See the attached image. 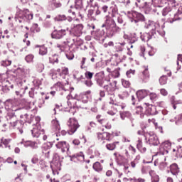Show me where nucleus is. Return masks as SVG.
<instances>
[{
  "mask_svg": "<svg viewBox=\"0 0 182 182\" xmlns=\"http://www.w3.org/2000/svg\"><path fill=\"white\" fill-rule=\"evenodd\" d=\"M182 6H173L171 7L168 6L162 10L163 16H166L171 23L176 21H180L182 19Z\"/></svg>",
  "mask_w": 182,
  "mask_h": 182,
  "instance_id": "obj_1",
  "label": "nucleus"
},
{
  "mask_svg": "<svg viewBox=\"0 0 182 182\" xmlns=\"http://www.w3.org/2000/svg\"><path fill=\"white\" fill-rule=\"evenodd\" d=\"M145 28L151 31V34H150V33L144 34L145 38H146V41H150V39L153 38L154 33H156V31H159L160 29V22L148 21L145 25Z\"/></svg>",
  "mask_w": 182,
  "mask_h": 182,
  "instance_id": "obj_2",
  "label": "nucleus"
},
{
  "mask_svg": "<svg viewBox=\"0 0 182 182\" xmlns=\"http://www.w3.org/2000/svg\"><path fill=\"white\" fill-rule=\"evenodd\" d=\"M16 16L21 19H26V21H32V19H33V14L29 11V9L22 10L21 9H18Z\"/></svg>",
  "mask_w": 182,
  "mask_h": 182,
  "instance_id": "obj_3",
  "label": "nucleus"
},
{
  "mask_svg": "<svg viewBox=\"0 0 182 182\" xmlns=\"http://www.w3.org/2000/svg\"><path fill=\"white\" fill-rule=\"evenodd\" d=\"M146 140L148 139V143L151 146H159L160 144V141H159V137H157V135L156 134L151 132V133H146L144 134Z\"/></svg>",
  "mask_w": 182,
  "mask_h": 182,
  "instance_id": "obj_4",
  "label": "nucleus"
},
{
  "mask_svg": "<svg viewBox=\"0 0 182 182\" xmlns=\"http://www.w3.org/2000/svg\"><path fill=\"white\" fill-rule=\"evenodd\" d=\"M143 107L145 109L144 113L148 116H154L157 114V109L156 106L149 103V102H144Z\"/></svg>",
  "mask_w": 182,
  "mask_h": 182,
  "instance_id": "obj_5",
  "label": "nucleus"
},
{
  "mask_svg": "<svg viewBox=\"0 0 182 182\" xmlns=\"http://www.w3.org/2000/svg\"><path fill=\"white\" fill-rule=\"evenodd\" d=\"M67 126L69 127V131L71 132V134L76 132L78 127H80L79 122L75 118H70L67 122Z\"/></svg>",
  "mask_w": 182,
  "mask_h": 182,
  "instance_id": "obj_6",
  "label": "nucleus"
},
{
  "mask_svg": "<svg viewBox=\"0 0 182 182\" xmlns=\"http://www.w3.org/2000/svg\"><path fill=\"white\" fill-rule=\"evenodd\" d=\"M105 27L111 32H117L119 29V27L116 26V23L113 19H107L105 23L102 25V28Z\"/></svg>",
  "mask_w": 182,
  "mask_h": 182,
  "instance_id": "obj_7",
  "label": "nucleus"
},
{
  "mask_svg": "<svg viewBox=\"0 0 182 182\" xmlns=\"http://www.w3.org/2000/svg\"><path fill=\"white\" fill-rule=\"evenodd\" d=\"M82 31H83V24H77L70 28V34L78 38L82 35Z\"/></svg>",
  "mask_w": 182,
  "mask_h": 182,
  "instance_id": "obj_8",
  "label": "nucleus"
},
{
  "mask_svg": "<svg viewBox=\"0 0 182 182\" xmlns=\"http://www.w3.org/2000/svg\"><path fill=\"white\" fill-rule=\"evenodd\" d=\"M102 87L107 95H113L116 89H117V84H116V82L114 83L109 82V84H105Z\"/></svg>",
  "mask_w": 182,
  "mask_h": 182,
  "instance_id": "obj_9",
  "label": "nucleus"
},
{
  "mask_svg": "<svg viewBox=\"0 0 182 182\" xmlns=\"http://www.w3.org/2000/svg\"><path fill=\"white\" fill-rule=\"evenodd\" d=\"M55 147L61 150L62 153H66V151H69L70 146L66 141H60L55 144Z\"/></svg>",
  "mask_w": 182,
  "mask_h": 182,
  "instance_id": "obj_10",
  "label": "nucleus"
},
{
  "mask_svg": "<svg viewBox=\"0 0 182 182\" xmlns=\"http://www.w3.org/2000/svg\"><path fill=\"white\" fill-rule=\"evenodd\" d=\"M97 137L98 140H106L107 141H110L113 139V134L109 132H97Z\"/></svg>",
  "mask_w": 182,
  "mask_h": 182,
  "instance_id": "obj_11",
  "label": "nucleus"
},
{
  "mask_svg": "<svg viewBox=\"0 0 182 182\" xmlns=\"http://www.w3.org/2000/svg\"><path fill=\"white\" fill-rule=\"evenodd\" d=\"M109 105H112L113 106H117V107H121V109H122V110L126 109V104H124L123 102H116V100H114V94L111 95V97H109Z\"/></svg>",
  "mask_w": 182,
  "mask_h": 182,
  "instance_id": "obj_12",
  "label": "nucleus"
},
{
  "mask_svg": "<svg viewBox=\"0 0 182 182\" xmlns=\"http://www.w3.org/2000/svg\"><path fill=\"white\" fill-rule=\"evenodd\" d=\"M162 160H164V161ZM165 161L166 158H158L154 161V166H159L160 170H165V168L167 167V163Z\"/></svg>",
  "mask_w": 182,
  "mask_h": 182,
  "instance_id": "obj_13",
  "label": "nucleus"
},
{
  "mask_svg": "<svg viewBox=\"0 0 182 182\" xmlns=\"http://www.w3.org/2000/svg\"><path fill=\"white\" fill-rule=\"evenodd\" d=\"M10 124L13 129H16V130H18L20 132L21 134L23 133V124L21 122V121H15L13 122H10Z\"/></svg>",
  "mask_w": 182,
  "mask_h": 182,
  "instance_id": "obj_14",
  "label": "nucleus"
},
{
  "mask_svg": "<svg viewBox=\"0 0 182 182\" xmlns=\"http://www.w3.org/2000/svg\"><path fill=\"white\" fill-rule=\"evenodd\" d=\"M137 2H135V5L139 8H142L143 9H146V11L151 10V3H141V0H136Z\"/></svg>",
  "mask_w": 182,
  "mask_h": 182,
  "instance_id": "obj_15",
  "label": "nucleus"
},
{
  "mask_svg": "<svg viewBox=\"0 0 182 182\" xmlns=\"http://www.w3.org/2000/svg\"><path fill=\"white\" fill-rule=\"evenodd\" d=\"M65 35H66V30H55L52 33L51 36L53 39H60Z\"/></svg>",
  "mask_w": 182,
  "mask_h": 182,
  "instance_id": "obj_16",
  "label": "nucleus"
},
{
  "mask_svg": "<svg viewBox=\"0 0 182 182\" xmlns=\"http://www.w3.org/2000/svg\"><path fill=\"white\" fill-rule=\"evenodd\" d=\"M169 170L173 176H178L180 173V167L176 163L171 164L169 166Z\"/></svg>",
  "mask_w": 182,
  "mask_h": 182,
  "instance_id": "obj_17",
  "label": "nucleus"
},
{
  "mask_svg": "<svg viewBox=\"0 0 182 182\" xmlns=\"http://www.w3.org/2000/svg\"><path fill=\"white\" fill-rule=\"evenodd\" d=\"M141 79L144 82V83H147L149 80H150V73L149 72V68H145L141 75Z\"/></svg>",
  "mask_w": 182,
  "mask_h": 182,
  "instance_id": "obj_18",
  "label": "nucleus"
},
{
  "mask_svg": "<svg viewBox=\"0 0 182 182\" xmlns=\"http://www.w3.org/2000/svg\"><path fill=\"white\" fill-rule=\"evenodd\" d=\"M136 149L141 153H146L147 151V146L143 144V141L141 139H139L136 141Z\"/></svg>",
  "mask_w": 182,
  "mask_h": 182,
  "instance_id": "obj_19",
  "label": "nucleus"
},
{
  "mask_svg": "<svg viewBox=\"0 0 182 182\" xmlns=\"http://www.w3.org/2000/svg\"><path fill=\"white\" fill-rule=\"evenodd\" d=\"M52 129L55 133H59L60 132V124H59V121L56 119L52 121Z\"/></svg>",
  "mask_w": 182,
  "mask_h": 182,
  "instance_id": "obj_20",
  "label": "nucleus"
},
{
  "mask_svg": "<svg viewBox=\"0 0 182 182\" xmlns=\"http://www.w3.org/2000/svg\"><path fill=\"white\" fill-rule=\"evenodd\" d=\"M58 48H59L61 52H68L70 49L69 41H64L61 45H58Z\"/></svg>",
  "mask_w": 182,
  "mask_h": 182,
  "instance_id": "obj_21",
  "label": "nucleus"
},
{
  "mask_svg": "<svg viewBox=\"0 0 182 182\" xmlns=\"http://www.w3.org/2000/svg\"><path fill=\"white\" fill-rule=\"evenodd\" d=\"M152 4L154 6L161 8L164 4H167V0H152Z\"/></svg>",
  "mask_w": 182,
  "mask_h": 182,
  "instance_id": "obj_22",
  "label": "nucleus"
},
{
  "mask_svg": "<svg viewBox=\"0 0 182 182\" xmlns=\"http://www.w3.org/2000/svg\"><path fill=\"white\" fill-rule=\"evenodd\" d=\"M147 96V90H141L136 92V97L139 100H141V99H144Z\"/></svg>",
  "mask_w": 182,
  "mask_h": 182,
  "instance_id": "obj_23",
  "label": "nucleus"
},
{
  "mask_svg": "<svg viewBox=\"0 0 182 182\" xmlns=\"http://www.w3.org/2000/svg\"><path fill=\"white\" fill-rule=\"evenodd\" d=\"M49 62H50V63H52L53 65H55V63H59V55L53 54V55H50Z\"/></svg>",
  "mask_w": 182,
  "mask_h": 182,
  "instance_id": "obj_24",
  "label": "nucleus"
},
{
  "mask_svg": "<svg viewBox=\"0 0 182 182\" xmlns=\"http://www.w3.org/2000/svg\"><path fill=\"white\" fill-rule=\"evenodd\" d=\"M71 158L73 160H77L78 161H83L85 160V156L83 155L82 152H80V154H75L74 155L71 156Z\"/></svg>",
  "mask_w": 182,
  "mask_h": 182,
  "instance_id": "obj_25",
  "label": "nucleus"
},
{
  "mask_svg": "<svg viewBox=\"0 0 182 182\" xmlns=\"http://www.w3.org/2000/svg\"><path fill=\"white\" fill-rule=\"evenodd\" d=\"M95 80L98 86L103 87L105 86V81H103V77L100 76L99 74L95 75Z\"/></svg>",
  "mask_w": 182,
  "mask_h": 182,
  "instance_id": "obj_26",
  "label": "nucleus"
},
{
  "mask_svg": "<svg viewBox=\"0 0 182 182\" xmlns=\"http://www.w3.org/2000/svg\"><path fill=\"white\" fill-rule=\"evenodd\" d=\"M92 168H94V170L95 171H97L99 173L100 171H102L103 165L102 164H100V162L97 161V162L94 163V164L92 166Z\"/></svg>",
  "mask_w": 182,
  "mask_h": 182,
  "instance_id": "obj_27",
  "label": "nucleus"
},
{
  "mask_svg": "<svg viewBox=\"0 0 182 182\" xmlns=\"http://www.w3.org/2000/svg\"><path fill=\"white\" fill-rule=\"evenodd\" d=\"M101 124L102 127H105L107 130H110V129H112V124L107 119H104V122H102Z\"/></svg>",
  "mask_w": 182,
  "mask_h": 182,
  "instance_id": "obj_28",
  "label": "nucleus"
},
{
  "mask_svg": "<svg viewBox=\"0 0 182 182\" xmlns=\"http://www.w3.org/2000/svg\"><path fill=\"white\" fill-rule=\"evenodd\" d=\"M39 47V55L41 56H45V55H48V48L45 46H40Z\"/></svg>",
  "mask_w": 182,
  "mask_h": 182,
  "instance_id": "obj_29",
  "label": "nucleus"
},
{
  "mask_svg": "<svg viewBox=\"0 0 182 182\" xmlns=\"http://www.w3.org/2000/svg\"><path fill=\"white\" fill-rule=\"evenodd\" d=\"M119 141H115L114 143L107 144L106 145V148L107 149V150H114V149H116V147H117V146H119Z\"/></svg>",
  "mask_w": 182,
  "mask_h": 182,
  "instance_id": "obj_30",
  "label": "nucleus"
},
{
  "mask_svg": "<svg viewBox=\"0 0 182 182\" xmlns=\"http://www.w3.org/2000/svg\"><path fill=\"white\" fill-rule=\"evenodd\" d=\"M11 141V139H1V142L0 144V147H2V144L4 145V147L11 149V145H9V143Z\"/></svg>",
  "mask_w": 182,
  "mask_h": 182,
  "instance_id": "obj_31",
  "label": "nucleus"
},
{
  "mask_svg": "<svg viewBox=\"0 0 182 182\" xmlns=\"http://www.w3.org/2000/svg\"><path fill=\"white\" fill-rule=\"evenodd\" d=\"M161 147H163L164 150H168L171 149V142L170 141H165L161 144Z\"/></svg>",
  "mask_w": 182,
  "mask_h": 182,
  "instance_id": "obj_32",
  "label": "nucleus"
},
{
  "mask_svg": "<svg viewBox=\"0 0 182 182\" xmlns=\"http://www.w3.org/2000/svg\"><path fill=\"white\" fill-rule=\"evenodd\" d=\"M31 134L33 137H40L41 129H38V127H35L31 130Z\"/></svg>",
  "mask_w": 182,
  "mask_h": 182,
  "instance_id": "obj_33",
  "label": "nucleus"
},
{
  "mask_svg": "<svg viewBox=\"0 0 182 182\" xmlns=\"http://www.w3.org/2000/svg\"><path fill=\"white\" fill-rule=\"evenodd\" d=\"M116 107V105H112L111 109L107 112V114H110V116H114L118 112V108Z\"/></svg>",
  "mask_w": 182,
  "mask_h": 182,
  "instance_id": "obj_34",
  "label": "nucleus"
},
{
  "mask_svg": "<svg viewBox=\"0 0 182 182\" xmlns=\"http://www.w3.org/2000/svg\"><path fill=\"white\" fill-rule=\"evenodd\" d=\"M109 9L111 10V16L114 18L117 15V6L116 5L112 6Z\"/></svg>",
  "mask_w": 182,
  "mask_h": 182,
  "instance_id": "obj_35",
  "label": "nucleus"
},
{
  "mask_svg": "<svg viewBox=\"0 0 182 182\" xmlns=\"http://www.w3.org/2000/svg\"><path fill=\"white\" fill-rule=\"evenodd\" d=\"M120 117L122 120H124L126 117H130V112L124 111V112H120Z\"/></svg>",
  "mask_w": 182,
  "mask_h": 182,
  "instance_id": "obj_36",
  "label": "nucleus"
},
{
  "mask_svg": "<svg viewBox=\"0 0 182 182\" xmlns=\"http://www.w3.org/2000/svg\"><path fill=\"white\" fill-rule=\"evenodd\" d=\"M94 75H95V73H93L90 71H86L85 73V79H87L88 80H92V79L93 78Z\"/></svg>",
  "mask_w": 182,
  "mask_h": 182,
  "instance_id": "obj_37",
  "label": "nucleus"
},
{
  "mask_svg": "<svg viewBox=\"0 0 182 182\" xmlns=\"http://www.w3.org/2000/svg\"><path fill=\"white\" fill-rule=\"evenodd\" d=\"M173 151L176 152V157H179L180 159H182V148L181 147L178 148L177 150L173 149Z\"/></svg>",
  "mask_w": 182,
  "mask_h": 182,
  "instance_id": "obj_38",
  "label": "nucleus"
},
{
  "mask_svg": "<svg viewBox=\"0 0 182 182\" xmlns=\"http://www.w3.org/2000/svg\"><path fill=\"white\" fill-rule=\"evenodd\" d=\"M149 99L152 101V102H156V100H157V99H159V95H157L156 94V92H151L149 94Z\"/></svg>",
  "mask_w": 182,
  "mask_h": 182,
  "instance_id": "obj_39",
  "label": "nucleus"
},
{
  "mask_svg": "<svg viewBox=\"0 0 182 182\" xmlns=\"http://www.w3.org/2000/svg\"><path fill=\"white\" fill-rule=\"evenodd\" d=\"M167 76L166 75H162L160 78H159V83L160 85H166L167 83Z\"/></svg>",
  "mask_w": 182,
  "mask_h": 182,
  "instance_id": "obj_40",
  "label": "nucleus"
},
{
  "mask_svg": "<svg viewBox=\"0 0 182 182\" xmlns=\"http://www.w3.org/2000/svg\"><path fill=\"white\" fill-rule=\"evenodd\" d=\"M51 3L53 5L54 8H60L62 6V3L57 0H51Z\"/></svg>",
  "mask_w": 182,
  "mask_h": 182,
  "instance_id": "obj_41",
  "label": "nucleus"
},
{
  "mask_svg": "<svg viewBox=\"0 0 182 182\" xmlns=\"http://www.w3.org/2000/svg\"><path fill=\"white\" fill-rule=\"evenodd\" d=\"M40 31L41 29H39V27L36 23L33 24L32 27L31 28V32H33V33H35V32H39Z\"/></svg>",
  "mask_w": 182,
  "mask_h": 182,
  "instance_id": "obj_42",
  "label": "nucleus"
},
{
  "mask_svg": "<svg viewBox=\"0 0 182 182\" xmlns=\"http://www.w3.org/2000/svg\"><path fill=\"white\" fill-rule=\"evenodd\" d=\"M11 105H12L13 107H16L19 105V101L16 99H13V100H7Z\"/></svg>",
  "mask_w": 182,
  "mask_h": 182,
  "instance_id": "obj_43",
  "label": "nucleus"
},
{
  "mask_svg": "<svg viewBox=\"0 0 182 182\" xmlns=\"http://www.w3.org/2000/svg\"><path fill=\"white\" fill-rule=\"evenodd\" d=\"M118 96L119 99H122V100L126 99V97L129 96V92L127 91H123V92H121Z\"/></svg>",
  "mask_w": 182,
  "mask_h": 182,
  "instance_id": "obj_44",
  "label": "nucleus"
},
{
  "mask_svg": "<svg viewBox=\"0 0 182 182\" xmlns=\"http://www.w3.org/2000/svg\"><path fill=\"white\" fill-rule=\"evenodd\" d=\"M27 145H28L31 149H38V143L35 141H28Z\"/></svg>",
  "mask_w": 182,
  "mask_h": 182,
  "instance_id": "obj_45",
  "label": "nucleus"
},
{
  "mask_svg": "<svg viewBox=\"0 0 182 182\" xmlns=\"http://www.w3.org/2000/svg\"><path fill=\"white\" fill-rule=\"evenodd\" d=\"M129 181L133 182H146V179L142 178H130Z\"/></svg>",
  "mask_w": 182,
  "mask_h": 182,
  "instance_id": "obj_46",
  "label": "nucleus"
},
{
  "mask_svg": "<svg viewBox=\"0 0 182 182\" xmlns=\"http://www.w3.org/2000/svg\"><path fill=\"white\" fill-rule=\"evenodd\" d=\"M33 58H35L33 55L30 54L26 56L25 59L28 63H31L33 60Z\"/></svg>",
  "mask_w": 182,
  "mask_h": 182,
  "instance_id": "obj_47",
  "label": "nucleus"
},
{
  "mask_svg": "<svg viewBox=\"0 0 182 182\" xmlns=\"http://www.w3.org/2000/svg\"><path fill=\"white\" fill-rule=\"evenodd\" d=\"M85 63H86V58L82 57L80 61V69H85V68H86V66H85Z\"/></svg>",
  "mask_w": 182,
  "mask_h": 182,
  "instance_id": "obj_48",
  "label": "nucleus"
},
{
  "mask_svg": "<svg viewBox=\"0 0 182 182\" xmlns=\"http://www.w3.org/2000/svg\"><path fill=\"white\" fill-rule=\"evenodd\" d=\"M136 113H138V114L140 113H144V107H143V105L136 107Z\"/></svg>",
  "mask_w": 182,
  "mask_h": 182,
  "instance_id": "obj_49",
  "label": "nucleus"
},
{
  "mask_svg": "<svg viewBox=\"0 0 182 182\" xmlns=\"http://www.w3.org/2000/svg\"><path fill=\"white\" fill-rule=\"evenodd\" d=\"M75 6L82 8V6H83V0H75Z\"/></svg>",
  "mask_w": 182,
  "mask_h": 182,
  "instance_id": "obj_50",
  "label": "nucleus"
},
{
  "mask_svg": "<svg viewBox=\"0 0 182 182\" xmlns=\"http://www.w3.org/2000/svg\"><path fill=\"white\" fill-rule=\"evenodd\" d=\"M60 75V76H62V75H64L65 76H66V75H69V68H63Z\"/></svg>",
  "mask_w": 182,
  "mask_h": 182,
  "instance_id": "obj_51",
  "label": "nucleus"
},
{
  "mask_svg": "<svg viewBox=\"0 0 182 182\" xmlns=\"http://www.w3.org/2000/svg\"><path fill=\"white\" fill-rule=\"evenodd\" d=\"M122 86H124V87H126V88L130 87V82H129L126 80H122Z\"/></svg>",
  "mask_w": 182,
  "mask_h": 182,
  "instance_id": "obj_52",
  "label": "nucleus"
},
{
  "mask_svg": "<svg viewBox=\"0 0 182 182\" xmlns=\"http://www.w3.org/2000/svg\"><path fill=\"white\" fill-rule=\"evenodd\" d=\"M57 21H66L68 19V17H66L65 15H58L56 17Z\"/></svg>",
  "mask_w": 182,
  "mask_h": 182,
  "instance_id": "obj_53",
  "label": "nucleus"
},
{
  "mask_svg": "<svg viewBox=\"0 0 182 182\" xmlns=\"http://www.w3.org/2000/svg\"><path fill=\"white\" fill-rule=\"evenodd\" d=\"M31 163L33 164H38V163H39V158H38L36 156H34L32 159H31Z\"/></svg>",
  "mask_w": 182,
  "mask_h": 182,
  "instance_id": "obj_54",
  "label": "nucleus"
},
{
  "mask_svg": "<svg viewBox=\"0 0 182 182\" xmlns=\"http://www.w3.org/2000/svg\"><path fill=\"white\" fill-rule=\"evenodd\" d=\"M151 181L152 182H159L160 181V177L159 175H154L151 178Z\"/></svg>",
  "mask_w": 182,
  "mask_h": 182,
  "instance_id": "obj_55",
  "label": "nucleus"
},
{
  "mask_svg": "<svg viewBox=\"0 0 182 182\" xmlns=\"http://www.w3.org/2000/svg\"><path fill=\"white\" fill-rule=\"evenodd\" d=\"M96 119L97 120L98 123H100V124H102V122H103L106 119H102V115L98 114L96 116Z\"/></svg>",
  "mask_w": 182,
  "mask_h": 182,
  "instance_id": "obj_56",
  "label": "nucleus"
},
{
  "mask_svg": "<svg viewBox=\"0 0 182 182\" xmlns=\"http://www.w3.org/2000/svg\"><path fill=\"white\" fill-rule=\"evenodd\" d=\"M3 66H11L12 65V61L9 60H6L5 61L3 62L2 63Z\"/></svg>",
  "mask_w": 182,
  "mask_h": 182,
  "instance_id": "obj_57",
  "label": "nucleus"
},
{
  "mask_svg": "<svg viewBox=\"0 0 182 182\" xmlns=\"http://www.w3.org/2000/svg\"><path fill=\"white\" fill-rule=\"evenodd\" d=\"M112 76L113 77H119L120 76V73L119 72V70H115L112 72Z\"/></svg>",
  "mask_w": 182,
  "mask_h": 182,
  "instance_id": "obj_58",
  "label": "nucleus"
},
{
  "mask_svg": "<svg viewBox=\"0 0 182 182\" xmlns=\"http://www.w3.org/2000/svg\"><path fill=\"white\" fill-rule=\"evenodd\" d=\"M140 50H141V56H143L144 58V53L146 52V47L141 46L140 47Z\"/></svg>",
  "mask_w": 182,
  "mask_h": 182,
  "instance_id": "obj_59",
  "label": "nucleus"
},
{
  "mask_svg": "<svg viewBox=\"0 0 182 182\" xmlns=\"http://www.w3.org/2000/svg\"><path fill=\"white\" fill-rule=\"evenodd\" d=\"M160 93H161V95H162V96H167L168 95L167 90H166L164 88L161 89Z\"/></svg>",
  "mask_w": 182,
  "mask_h": 182,
  "instance_id": "obj_60",
  "label": "nucleus"
},
{
  "mask_svg": "<svg viewBox=\"0 0 182 182\" xmlns=\"http://www.w3.org/2000/svg\"><path fill=\"white\" fill-rule=\"evenodd\" d=\"M135 71L133 70H129L127 72V77H132V75H134Z\"/></svg>",
  "mask_w": 182,
  "mask_h": 182,
  "instance_id": "obj_61",
  "label": "nucleus"
},
{
  "mask_svg": "<svg viewBox=\"0 0 182 182\" xmlns=\"http://www.w3.org/2000/svg\"><path fill=\"white\" fill-rule=\"evenodd\" d=\"M85 85H86V86H88V87H90V86L93 85V82H92V80H87L85 81Z\"/></svg>",
  "mask_w": 182,
  "mask_h": 182,
  "instance_id": "obj_62",
  "label": "nucleus"
},
{
  "mask_svg": "<svg viewBox=\"0 0 182 182\" xmlns=\"http://www.w3.org/2000/svg\"><path fill=\"white\" fill-rule=\"evenodd\" d=\"M66 56H67L68 59H69V60H72V59H73V58H75V55L72 53H67Z\"/></svg>",
  "mask_w": 182,
  "mask_h": 182,
  "instance_id": "obj_63",
  "label": "nucleus"
},
{
  "mask_svg": "<svg viewBox=\"0 0 182 182\" xmlns=\"http://www.w3.org/2000/svg\"><path fill=\"white\" fill-rule=\"evenodd\" d=\"M149 123H153L155 126H157V122H156V119L152 118V119H148Z\"/></svg>",
  "mask_w": 182,
  "mask_h": 182,
  "instance_id": "obj_64",
  "label": "nucleus"
}]
</instances>
